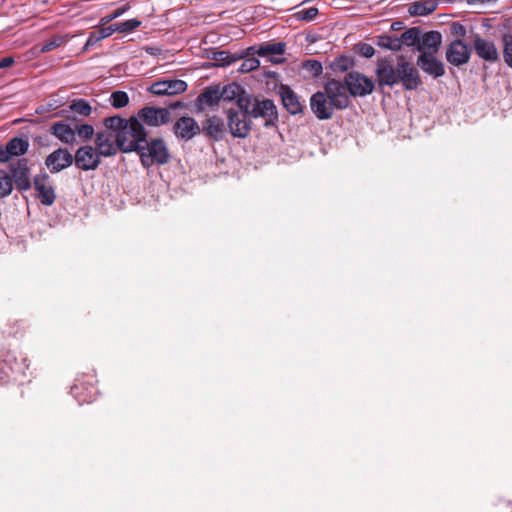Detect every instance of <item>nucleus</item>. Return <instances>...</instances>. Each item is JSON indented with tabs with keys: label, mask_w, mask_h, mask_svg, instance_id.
Segmentation results:
<instances>
[{
	"label": "nucleus",
	"mask_w": 512,
	"mask_h": 512,
	"mask_svg": "<svg viewBox=\"0 0 512 512\" xmlns=\"http://www.w3.org/2000/svg\"><path fill=\"white\" fill-rule=\"evenodd\" d=\"M103 124L115 133V142L118 144L119 150L124 153L138 152L146 140L147 133L144 125L136 117L125 119L120 116H112L105 118Z\"/></svg>",
	"instance_id": "1"
},
{
	"label": "nucleus",
	"mask_w": 512,
	"mask_h": 512,
	"mask_svg": "<svg viewBox=\"0 0 512 512\" xmlns=\"http://www.w3.org/2000/svg\"><path fill=\"white\" fill-rule=\"evenodd\" d=\"M235 103L238 108H245L248 98L244 94V87L238 83H230L220 88L219 86L206 88L198 97L197 105L201 110L213 108L221 104L223 110Z\"/></svg>",
	"instance_id": "2"
},
{
	"label": "nucleus",
	"mask_w": 512,
	"mask_h": 512,
	"mask_svg": "<svg viewBox=\"0 0 512 512\" xmlns=\"http://www.w3.org/2000/svg\"><path fill=\"white\" fill-rule=\"evenodd\" d=\"M441 43V34L436 31L425 33L417 43V50L420 52L417 65L434 78H439L445 73L444 64L437 57Z\"/></svg>",
	"instance_id": "3"
},
{
	"label": "nucleus",
	"mask_w": 512,
	"mask_h": 512,
	"mask_svg": "<svg viewBox=\"0 0 512 512\" xmlns=\"http://www.w3.org/2000/svg\"><path fill=\"white\" fill-rule=\"evenodd\" d=\"M50 133L66 145H75L90 141L95 135V129L91 124L65 119L53 123Z\"/></svg>",
	"instance_id": "4"
},
{
	"label": "nucleus",
	"mask_w": 512,
	"mask_h": 512,
	"mask_svg": "<svg viewBox=\"0 0 512 512\" xmlns=\"http://www.w3.org/2000/svg\"><path fill=\"white\" fill-rule=\"evenodd\" d=\"M141 163L145 167L165 165L171 159L170 150L163 138H151L141 145L138 150Z\"/></svg>",
	"instance_id": "5"
},
{
	"label": "nucleus",
	"mask_w": 512,
	"mask_h": 512,
	"mask_svg": "<svg viewBox=\"0 0 512 512\" xmlns=\"http://www.w3.org/2000/svg\"><path fill=\"white\" fill-rule=\"evenodd\" d=\"M244 94L248 98V103L245 108H239L240 111L254 118H265L267 123L277 119V110L271 100L253 98L245 89Z\"/></svg>",
	"instance_id": "6"
},
{
	"label": "nucleus",
	"mask_w": 512,
	"mask_h": 512,
	"mask_svg": "<svg viewBox=\"0 0 512 512\" xmlns=\"http://www.w3.org/2000/svg\"><path fill=\"white\" fill-rule=\"evenodd\" d=\"M345 86L351 96L363 97L374 90L373 81L367 76L357 72H349L344 78Z\"/></svg>",
	"instance_id": "7"
},
{
	"label": "nucleus",
	"mask_w": 512,
	"mask_h": 512,
	"mask_svg": "<svg viewBox=\"0 0 512 512\" xmlns=\"http://www.w3.org/2000/svg\"><path fill=\"white\" fill-rule=\"evenodd\" d=\"M224 113L226 114L227 125L232 136L236 138H246L251 130V122L246 118L247 114H240L231 106L225 108Z\"/></svg>",
	"instance_id": "8"
},
{
	"label": "nucleus",
	"mask_w": 512,
	"mask_h": 512,
	"mask_svg": "<svg viewBox=\"0 0 512 512\" xmlns=\"http://www.w3.org/2000/svg\"><path fill=\"white\" fill-rule=\"evenodd\" d=\"M102 160L95 151L93 145H83L79 147L74 155V163L75 165L83 170V171H93L96 170Z\"/></svg>",
	"instance_id": "9"
},
{
	"label": "nucleus",
	"mask_w": 512,
	"mask_h": 512,
	"mask_svg": "<svg viewBox=\"0 0 512 512\" xmlns=\"http://www.w3.org/2000/svg\"><path fill=\"white\" fill-rule=\"evenodd\" d=\"M346 89V86L340 81L331 79L325 83L324 93L336 106V109L341 110L347 108L350 102Z\"/></svg>",
	"instance_id": "10"
},
{
	"label": "nucleus",
	"mask_w": 512,
	"mask_h": 512,
	"mask_svg": "<svg viewBox=\"0 0 512 512\" xmlns=\"http://www.w3.org/2000/svg\"><path fill=\"white\" fill-rule=\"evenodd\" d=\"M187 83L180 79H168L151 84L147 91L158 96H173L187 90Z\"/></svg>",
	"instance_id": "11"
},
{
	"label": "nucleus",
	"mask_w": 512,
	"mask_h": 512,
	"mask_svg": "<svg viewBox=\"0 0 512 512\" xmlns=\"http://www.w3.org/2000/svg\"><path fill=\"white\" fill-rule=\"evenodd\" d=\"M138 119L149 127H159L170 121L167 108L144 107L138 113Z\"/></svg>",
	"instance_id": "12"
},
{
	"label": "nucleus",
	"mask_w": 512,
	"mask_h": 512,
	"mask_svg": "<svg viewBox=\"0 0 512 512\" xmlns=\"http://www.w3.org/2000/svg\"><path fill=\"white\" fill-rule=\"evenodd\" d=\"M310 108L319 120H328L333 116L336 106L324 92L318 91L311 96Z\"/></svg>",
	"instance_id": "13"
},
{
	"label": "nucleus",
	"mask_w": 512,
	"mask_h": 512,
	"mask_svg": "<svg viewBox=\"0 0 512 512\" xmlns=\"http://www.w3.org/2000/svg\"><path fill=\"white\" fill-rule=\"evenodd\" d=\"M74 162V156L66 148H58L50 153L46 160L45 165L52 173H58Z\"/></svg>",
	"instance_id": "14"
},
{
	"label": "nucleus",
	"mask_w": 512,
	"mask_h": 512,
	"mask_svg": "<svg viewBox=\"0 0 512 512\" xmlns=\"http://www.w3.org/2000/svg\"><path fill=\"white\" fill-rule=\"evenodd\" d=\"M470 56L471 48L461 40L451 42L446 51L447 61L454 66L466 64Z\"/></svg>",
	"instance_id": "15"
},
{
	"label": "nucleus",
	"mask_w": 512,
	"mask_h": 512,
	"mask_svg": "<svg viewBox=\"0 0 512 512\" xmlns=\"http://www.w3.org/2000/svg\"><path fill=\"white\" fill-rule=\"evenodd\" d=\"M375 74L380 86H393L399 82L398 66L394 68L387 59L378 60Z\"/></svg>",
	"instance_id": "16"
},
{
	"label": "nucleus",
	"mask_w": 512,
	"mask_h": 512,
	"mask_svg": "<svg viewBox=\"0 0 512 512\" xmlns=\"http://www.w3.org/2000/svg\"><path fill=\"white\" fill-rule=\"evenodd\" d=\"M34 187L43 205L50 206L54 203L56 194L48 175L42 174L36 176L34 179Z\"/></svg>",
	"instance_id": "17"
},
{
	"label": "nucleus",
	"mask_w": 512,
	"mask_h": 512,
	"mask_svg": "<svg viewBox=\"0 0 512 512\" xmlns=\"http://www.w3.org/2000/svg\"><path fill=\"white\" fill-rule=\"evenodd\" d=\"M399 82L407 90H415L421 85V78L417 70L408 62L398 63Z\"/></svg>",
	"instance_id": "18"
},
{
	"label": "nucleus",
	"mask_w": 512,
	"mask_h": 512,
	"mask_svg": "<svg viewBox=\"0 0 512 512\" xmlns=\"http://www.w3.org/2000/svg\"><path fill=\"white\" fill-rule=\"evenodd\" d=\"M93 147L101 160L116 155L119 150L118 144L105 132L96 133Z\"/></svg>",
	"instance_id": "19"
},
{
	"label": "nucleus",
	"mask_w": 512,
	"mask_h": 512,
	"mask_svg": "<svg viewBox=\"0 0 512 512\" xmlns=\"http://www.w3.org/2000/svg\"><path fill=\"white\" fill-rule=\"evenodd\" d=\"M474 48L477 55L485 61L494 62L499 58V52L491 41L477 37L474 41Z\"/></svg>",
	"instance_id": "20"
},
{
	"label": "nucleus",
	"mask_w": 512,
	"mask_h": 512,
	"mask_svg": "<svg viewBox=\"0 0 512 512\" xmlns=\"http://www.w3.org/2000/svg\"><path fill=\"white\" fill-rule=\"evenodd\" d=\"M199 132V125L191 117H182L175 124V134L181 139L189 140Z\"/></svg>",
	"instance_id": "21"
},
{
	"label": "nucleus",
	"mask_w": 512,
	"mask_h": 512,
	"mask_svg": "<svg viewBox=\"0 0 512 512\" xmlns=\"http://www.w3.org/2000/svg\"><path fill=\"white\" fill-rule=\"evenodd\" d=\"M284 51L285 45L283 43H276L260 46L255 52L259 56L266 57L270 62L278 64L284 61Z\"/></svg>",
	"instance_id": "22"
},
{
	"label": "nucleus",
	"mask_w": 512,
	"mask_h": 512,
	"mask_svg": "<svg viewBox=\"0 0 512 512\" xmlns=\"http://www.w3.org/2000/svg\"><path fill=\"white\" fill-rule=\"evenodd\" d=\"M283 105L291 114H298L302 111V104L295 93L289 88H283L281 92Z\"/></svg>",
	"instance_id": "23"
},
{
	"label": "nucleus",
	"mask_w": 512,
	"mask_h": 512,
	"mask_svg": "<svg viewBox=\"0 0 512 512\" xmlns=\"http://www.w3.org/2000/svg\"><path fill=\"white\" fill-rule=\"evenodd\" d=\"M205 130L214 140H220L224 135V123L219 117H211L207 120Z\"/></svg>",
	"instance_id": "24"
},
{
	"label": "nucleus",
	"mask_w": 512,
	"mask_h": 512,
	"mask_svg": "<svg viewBox=\"0 0 512 512\" xmlns=\"http://www.w3.org/2000/svg\"><path fill=\"white\" fill-rule=\"evenodd\" d=\"M6 147L11 157H18L24 155L29 147V142L23 138H12L6 144Z\"/></svg>",
	"instance_id": "25"
},
{
	"label": "nucleus",
	"mask_w": 512,
	"mask_h": 512,
	"mask_svg": "<svg viewBox=\"0 0 512 512\" xmlns=\"http://www.w3.org/2000/svg\"><path fill=\"white\" fill-rule=\"evenodd\" d=\"M69 110L82 117H89L93 113V107L85 99H75L69 105Z\"/></svg>",
	"instance_id": "26"
},
{
	"label": "nucleus",
	"mask_w": 512,
	"mask_h": 512,
	"mask_svg": "<svg viewBox=\"0 0 512 512\" xmlns=\"http://www.w3.org/2000/svg\"><path fill=\"white\" fill-rule=\"evenodd\" d=\"M355 62L354 59L350 56L341 55L335 58L330 63V68L334 73H343L353 68Z\"/></svg>",
	"instance_id": "27"
},
{
	"label": "nucleus",
	"mask_w": 512,
	"mask_h": 512,
	"mask_svg": "<svg viewBox=\"0 0 512 512\" xmlns=\"http://www.w3.org/2000/svg\"><path fill=\"white\" fill-rule=\"evenodd\" d=\"M14 189L13 176L4 169H0V198L8 197Z\"/></svg>",
	"instance_id": "28"
},
{
	"label": "nucleus",
	"mask_w": 512,
	"mask_h": 512,
	"mask_svg": "<svg viewBox=\"0 0 512 512\" xmlns=\"http://www.w3.org/2000/svg\"><path fill=\"white\" fill-rule=\"evenodd\" d=\"M69 40H70V36L68 34L54 35L41 46L39 52L46 53V52L52 51L64 44H66Z\"/></svg>",
	"instance_id": "29"
},
{
	"label": "nucleus",
	"mask_w": 512,
	"mask_h": 512,
	"mask_svg": "<svg viewBox=\"0 0 512 512\" xmlns=\"http://www.w3.org/2000/svg\"><path fill=\"white\" fill-rule=\"evenodd\" d=\"M130 98L129 95L125 91H114L110 95L109 102L111 106L115 109L124 108L129 104Z\"/></svg>",
	"instance_id": "30"
},
{
	"label": "nucleus",
	"mask_w": 512,
	"mask_h": 512,
	"mask_svg": "<svg viewBox=\"0 0 512 512\" xmlns=\"http://www.w3.org/2000/svg\"><path fill=\"white\" fill-rule=\"evenodd\" d=\"M241 56L238 55H232L228 51H218L214 52L212 55V59L217 62L220 66H228L231 63L239 60Z\"/></svg>",
	"instance_id": "31"
},
{
	"label": "nucleus",
	"mask_w": 512,
	"mask_h": 512,
	"mask_svg": "<svg viewBox=\"0 0 512 512\" xmlns=\"http://www.w3.org/2000/svg\"><path fill=\"white\" fill-rule=\"evenodd\" d=\"M435 9V4L425 5L421 3H414L409 7L408 12L411 16H427Z\"/></svg>",
	"instance_id": "32"
},
{
	"label": "nucleus",
	"mask_w": 512,
	"mask_h": 512,
	"mask_svg": "<svg viewBox=\"0 0 512 512\" xmlns=\"http://www.w3.org/2000/svg\"><path fill=\"white\" fill-rule=\"evenodd\" d=\"M142 22L137 19H129L123 22L116 23V29L118 33L129 34L140 27Z\"/></svg>",
	"instance_id": "33"
},
{
	"label": "nucleus",
	"mask_w": 512,
	"mask_h": 512,
	"mask_svg": "<svg viewBox=\"0 0 512 512\" xmlns=\"http://www.w3.org/2000/svg\"><path fill=\"white\" fill-rule=\"evenodd\" d=\"M131 9V5L129 3L124 4L123 6L117 8L115 11H113L111 14L103 17L100 19V25H106L110 23L111 21L119 18L123 14H125L127 11Z\"/></svg>",
	"instance_id": "34"
},
{
	"label": "nucleus",
	"mask_w": 512,
	"mask_h": 512,
	"mask_svg": "<svg viewBox=\"0 0 512 512\" xmlns=\"http://www.w3.org/2000/svg\"><path fill=\"white\" fill-rule=\"evenodd\" d=\"M504 41V49H503V57L505 63L512 68V36L505 35L503 38Z\"/></svg>",
	"instance_id": "35"
},
{
	"label": "nucleus",
	"mask_w": 512,
	"mask_h": 512,
	"mask_svg": "<svg viewBox=\"0 0 512 512\" xmlns=\"http://www.w3.org/2000/svg\"><path fill=\"white\" fill-rule=\"evenodd\" d=\"M378 45L380 47L391 49V50H398L401 47L400 41L396 38H392L389 36H383L379 38Z\"/></svg>",
	"instance_id": "36"
},
{
	"label": "nucleus",
	"mask_w": 512,
	"mask_h": 512,
	"mask_svg": "<svg viewBox=\"0 0 512 512\" xmlns=\"http://www.w3.org/2000/svg\"><path fill=\"white\" fill-rule=\"evenodd\" d=\"M259 66L260 61L257 58H247L241 63L239 67V72L248 73L258 69Z\"/></svg>",
	"instance_id": "37"
},
{
	"label": "nucleus",
	"mask_w": 512,
	"mask_h": 512,
	"mask_svg": "<svg viewBox=\"0 0 512 512\" xmlns=\"http://www.w3.org/2000/svg\"><path fill=\"white\" fill-rule=\"evenodd\" d=\"M304 68L314 76H319L323 71L322 64L317 60L306 61L304 63Z\"/></svg>",
	"instance_id": "38"
},
{
	"label": "nucleus",
	"mask_w": 512,
	"mask_h": 512,
	"mask_svg": "<svg viewBox=\"0 0 512 512\" xmlns=\"http://www.w3.org/2000/svg\"><path fill=\"white\" fill-rule=\"evenodd\" d=\"M318 14V9L315 7H310L308 9L301 10L297 13V17L300 20L310 21L314 19Z\"/></svg>",
	"instance_id": "39"
},
{
	"label": "nucleus",
	"mask_w": 512,
	"mask_h": 512,
	"mask_svg": "<svg viewBox=\"0 0 512 512\" xmlns=\"http://www.w3.org/2000/svg\"><path fill=\"white\" fill-rule=\"evenodd\" d=\"M62 106V103L58 100H54V101H51L47 104H44V105H41L40 107H38L36 109V113L37 114H43V113H46V112H50V111H53V110H56L58 108H60Z\"/></svg>",
	"instance_id": "40"
},
{
	"label": "nucleus",
	"mask_w": 512,
	"mask_h": 512,
	"mask_svg": "<svg viewBox=\"0 0 512 512\" xmlns=\"http://www.w3.org/2000/svg\"><path fill=\"white\" fill-rule=\"evenodd\" d=\"M358 50L365 58H371L375 54V49L372 45L367 43L358 44Z\"/></svg>",
	"instance_id": "41"
},
{
	"label": "nucleus",
	"mask_w": 512,
	"mask_h": 512,
	"mask_svg": "<svg viewBox=\"0 0 512 512\" xmlns=\"http://www.w3.org/2000/svg\"><path fill=\"white\" fill-rule=\"evenodd\" d=\"M115 32H117L116 24L101 28L99 31V38H102V39L108 38Z\"/></svg>",
	"instance_id": "42"
},
{
	"label": "nucleus",
	"mask_w": 512,
	"mask_h": 512,
	"mask_svg": "<svg viewBox=\"0 0 512 512\" xmlns=\"http://www.w3.org/2000/svg\"><path fill=\"white\" fill-rule=\"evenodd\" d=\"M101 40L102 38H99V34L91 33L86 41V44L83 47V50L86 51L89 47L94 46Z\"/></svg>",
	"instance_id": "43"
},
{
	"label": "nucleus",
	"mask_w": 512,
	"mask_h": 512,
	"mask_svg": "<svg viewBox=\"0 0 512 512\" xmlns=\"http://www.w3.org/2000/svg\"><path fill=\"white\" fill-rule=\"evenodd\" d=\"M12 159L6 146L0 145V163H6Z\"/></svg>",
	"instance_id": "44"
},
{
	"label": "nucleus",
	"mask_w": 512,
	"mask_h": 512,
	"mask_svg": "<svg viewBox=\"0 0 512 512\" xmlns=\"http://www.w3.org/2000/svg\"><path fill=\"white\" fill-rule=\"evenodd\" d=\"M27 170H28L27 168H24V175H25V177H24V179H20L18 181L19 188L23 189V190H26V189H28L30 187L29 178H28V176L26 174Z\"/></svg>",
	"instance_id": "45"
},
{
	"label": "nucleus",
	"mask_w": 512,
	"mask_h": 512,
	"mask_svg": "<svg viewBox=\"0 0 512 512\" xmlns=\"http://www.w3.org/2000/svg\"><path fill=\"white\" fill-rule=\"evenodd\" d=\"M417 34H418V31H416L415 29H410L402 34V38H403V40L407 41L413 37H416Z\"/></svg>",
	"instance_id": "46"
},
{
	"label": "nucleus",
	"mask_w": 512,
	"mask_h": 512,
	"mask_svg": "<svg viewBox=\"0 0 512 512\" xmlns=\"http://www.w3.org/2000/svg\"><path fill=\"white\" fill-rule=\"evenodd\" d=\"M14 63V59L12 57H5L0 60V69L11 66Z\"/></svg>",
	"instance_id": "47"
},
{
	"label": "nucleus",
	"mask_w": 512,
	"mask_h": 512,
	"mask_svg": "<svg viewBox=\"0 0 512 512\" xmlns=\"http://www.w3.org/2000/svg\"><path fill=\"white\" fill-rule=\"evenodd\" d=\"M307 1H308V0H304V1H302V4H305V3H307Z\"/></svg>",
	"instance_id": "48"
},
{
	"label": "nucleus",
	"mask_w": 512,
	"mask_h": 512,
	"mask_svg": "<svg viewBox=\"0 0 512 512\" xmlns=\"http://www.w3.org/2000/svg\"><path fill=\"white\" fill-rule=\"evenodd\" d=\"M307 1H308V0H304V1H302V4H305V3H307Z\"/></svg>",
	"instance_id": "49"
}]
</instances>
